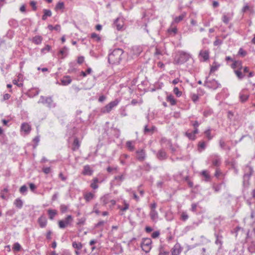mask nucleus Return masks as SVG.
Returning <instances> with one entry per match:
<instances>
[{
	"mask_svg": "<svg viewBox=\"0 0 255 255\" xmlns=\"http://www.w3.org/2000/svg\"><path fill=\"white\" fill-rule=\"evenodd\" d=\"M124 51L121 48L115 49L109 54L108 61L113 65H118L123 59Z\"/></svg>",
	"mask_w": 255,
	"mask_h": 255,
	"instance_id": "f257e3e1",
	"label": "nucleus"
},
{
	"mask_svg": "<svg viewBox=\"0 0 255 255\" xmlns=\"http://www.w3.org/2000/svg\"><path fill=\"white\" fill-rule=\"evenodd\" d=\"M209 76L206 77L204 86L213 90H216L221 87V84L215 79H209Z\"/></svg>",
	"mask_w": 255,
	"mask_h": 255,
	"instance_id": "f03ea898",
	"label": "nucleus"
},
{
	"mask_svg": "<svg viewBox=\"0 0 255 255\" xmlns=\"http://www.w3.org/2000/svg\"><path fill=\"white\" fill-rule=\"evenodd\" d=\"M152 241L150 238H144L142 239L140 247L146 254L148 253L152 248Z\"/></svg>",
	"mask_w": 255,
	"mask_h": 255,
	"instance_id": "7ed1b4c3",
	"label": "nucleus"
},
{
	"mask_svg": "<svg viewBox=\"0 0 255 255\" xmlns=\"http://www.w3.org/2000/svg\"><path fill=\"white\" fill-rule=\"evenodd\" d=\"M190 55L184 51H179L177 56L175 58L174 62L176 64H182L188 60Z\"/></svg>",
	"mask_w": 255,
	"mask_h": 255,
	"instance_id": "20e7f679",
	"label": "nucleus"
},
{
	"mask_svg": "<svg viewBox=\"0 0 255 255\" xmlns=\"http://www.w3.org/2000/svg\"><path fill=\"white\" fill-rule=\"evenodd\" d=\"M157 204L154 202L149 205L150 212L149 216L153 222H156L158 219L159 216L157 211L156 210Z\"/></svg>",
	"mask_w": 255,
	"mask_h": 255,
	"instance_id": "39448f33",
	"label": "nucleus"
},
{
	"mask_svg": "<svg viewBox=\"0 0 255 255\" xmlns=\"http://www.w3.org/2000/svg\"><path fill=\"white\" fill-rule=\"evenodd\" d=\"M38 103L46 105V106L49 108H54L56 106V104L54 102L51 96L44 97L43 96H41Z\"/></svg>",
	"mask_w": 255,
	"mask_h": 255,
	"instance_id": "423d86ee",
	"label": "nucleus"
},
{
	"mask_svg": "<svg viewBox=\"0 0 255 255\" xmlns=\"http://www.w3.org/2000/svg\"><path fill=\"white\" fill-rule=\"evenodd\" d=\"M72 221V216L71 215H68L64 220L58 221V226L60 229H65L67 227L71 226Z\"/></svg>",
	"mask_w": 255,
	"mask_h": 255,
	"instance_id": "0eeeda50",
	"label": "nucleus"
},
{
	"mask_svg": "<svg viewBox=\"0 0 255 255\" xmlns=\"http://www.w3.org/2000/svg\"><path fill=\"white\" fill-rule=\"evenodd\" d=\"M244 174L243 176L244 182H248L250 179L251 177L254 173L253 168L250 165L247 164L244 168Z\"/></svg>",
	"mask_w": 255,
	"mask_h": 255,
	"instance_id": "6e6552de",
	"label": "nucleus"
},
{
	"mask_svg": "<svg viewBox=\"0 0 255 255\" xmlns=\"http://www.w3.org/2000/svg\"><path fill=\"white\" fill-rule=\"evenodd\" d=\"M119 103V101L118 100L111 102L102 109L101 112L103 113H109L114 107L118 105Z\"/></svg>",
	"mask_w": 255,
	"mask_h": 255,
	"instance_id": "1a4fd4ad",
	"label": "nucleus"
},
{
	"mask_svg": "<svg viewBox=\"0 0 255 255\" xmlns=\"http://www.w3.org/2000/svg\"><path fill=\"white\" fill-rule=\"evenodd\" d=\"M135 154L136 159L140 162L143 161L146 157V152L144 149H138L136 151Z\"/></svg>",
	"mask_w": 255,
	"mask_h": 255,
	"instance_id": "9d476101",
	"label": "nucleus"
},
{
	"mask_svg": "<svg viewBox=\"0 0 255 255\" xmlns=\"http://www.w3.org/2000/svg\"><path fill=\"white\" fill-rule=\"evenodd\" d=\"M104 179L99 178L98 177H94L92 180L90 184V187L93 189H97L99 188L98 183H102Z\"/></svg>",
	"mask_w": 255,
	"mask_h": 255,
	"instance_id": "9b49d317",
	"label": "nucleus"
},
{
	"mask_svg": "<svg viewBox=\"0 0 255 255\" xmlns=\"http://www.w3.org/2000/svg\"><path fill=\"white\" fill-rule=\"evenodd\" d=\"M182 249L179 243H177L171 250V255H179L181 253Z\"/></svg>",
	"mask_w": 255,
	"mask_h": 255,
	"instance_id": "f8f14e48",
	"label": "nucleus"
},
{
	"mask_svg": "<svg viewBox=\"0 0 255 255\" xmlns=\"http://www.w3.org/2000/svg\"><path fill=\"white\" fill-rule=\"evenodd\" d=\"M156 156L159 160H166L168 157L166 152L163 149H161L157 151L156 154Z\"/></svg>",
	"mask_w": 255,
	"mask_h": 255,
	"instance_id": "ddd939ff",
	"label": "nucleus"
},
{
	"mask_svg": "<svg viewBox=\"0 0 255 255\" xmlns=\"http://www.w3.org/2000/svg\"><path fill=\"white\" fill-rule=\"evenodd\" d=\"M124 25V22L122 19L117 18L115 19L114 22V25L118 30H121L123 29Z\"/></svg>",
	"mask_w": 255,
	"mask_h": 255,
	"instance_id": "4468645a",
	"label": "nucleus"
},
{
	"mask_svg": "<svg viewBox=\"0 0 255 255\" xmlns=\"http://www.w3.org/2000/svg\"><path fill=\"white\" fill-rule=\"evenodd\" d=\"M94 172L93 170L91 168L89 165H86L83 167L82 174L84 175L91 176Z\"/></svg>",
	"mask_w": 255,
	"mask_h": 255,
	"instance_id": "2eb2a0df",
	"label": "nucleus"
},
{
	"mask_svg": "<svg viewBox=\"0 0 255 255\" xmlns=\"http://www.w3.org/2000/svg\"><path fill=\"white\" fill-rule=\"evenodd\" d=\"M84 199L87 203L90 202L92 200L96 197V195L94 193L91 192H86L83 195Z\"/></svg>",
	"mask_w": 255,
	"mask_h": 255,
	"instance_id": "dca6fc26",
	"label": "nucleus"
},
{
	"mask_svg": "<svg viewBox=\"0 0 255 255\" xmlns=\"http://www.w3.org/2000/svg\"><path fill=\"white\" fill-rule=\"evenodd\" d=\"M111 198V195L109 194H107L100 198V201L104 205H106L109 203Z\"/></svg>",
	"mask_w": 255,
	"mask_h": 255,
	"instance_id": "f3484780",
	"label": "nucleus"
},
{
	"mask_svg": "<svg viewBox=\"0 0 255 255\" xmlns=\"http://www.w3.org/2000/svg\"><path fill=\"white\" fill-rule=\"evenodd\" d=\"M233 14V13H227L224 14L222 16V21L223 22L226 24H228L229 21L232 19Z\"/></svg>",
	"mask_w": 255,
	"mask_h": 255,
	"instance_id": "a211bd4d",
	"label": "nucleus"
},
{
	"mask_svg": "<svg viewBox=\"0 0 255 255\" xmlns=\"http://www.w3.org/2000/svg\"><path fill=\"white\" fill-rule=\"evenodd\" d=\"M199 56L203 58L204 61H206L209 58V51L208 50H201Z\"/></svg>",
	"mask_w": 255,
	"mask_h": 255,
	"instance_id": "6ab92c4d",
	"label": "nucleus"
},
{
	"mask_svg": "<svg viewBox=\"0 0 255 255\" xmlns=\"http://www.w3.org/2000/svg\"><path fill=\"white\" fill-rule=\"evenodd\" d=\"M125 179V174H122L120 175L115 176L114 181L116 182L117 185H120Z\"/></svg>",
	"mask_w": 255,
	"mask_h": 255,
	"instance_id": "aec40b11",
	"label": "nucleus"
},
{
	"mask_svg": "<svg viewBox=\"0 0 255 255\" xmlns=\"http://www.w3.org/2000/svg\"><path fill=\"white\" fill-rule=\"evenodd\" d=\"M243 67L242 68H239L238 69H235L234 70V73L238 79L240 80H242L245 77V74H244V73L242 70Z\"/></svg>",
	"mask_w": 255,
	"mask_h": 255,
	"instance_id": "412c9836",
	"label": "nucleus"
},
{
	"mask_svg": "<svg viewBox=\"0 0 255 255\" xmlns=\"http://www.w3.org/2000/svg\"><path fill=\"white\" fill-rule=\"evenodd\" d=\"M214 236L216 238L215 244L217 245H219L220 247L222 246L223 236L220 233H215Z\"/></svg>",
	"mask_w": 255,
	"mask_h": 255,
	"instance_id": "4be33fe9",
	"label": "nucleus"
},
{
	"mask_svg": "<svg viewBox=\"0 0 255 255\" xmlns=\"http://www.w3.org/2000/svg\"><path fill=\"white\" fill-rule=\"evenodd\" d=\"M38 223L41 228H45L47 223L46 217L43 216H40L38 219Z\"/></svg>",
	"mask_w": 255,
	"mask_h": 255,
	"instance_id": "5701e85b",
	"label": "nucleus"
},
{
	"mask_svg": "<svg viewBox=\"0 0 255 255\" xmlns=\"http://www.w3.org/2000/svg\"><path fill=\"white\" fill-rule=\"evenodd\" d=\"M243 63L241 61L239 60H234L233 63L231 65V67L234 69V71L235 69H238L239 68H242L243 67Z\"/></svg>",
	"mask_w": 255,
	"mask_h": 255,
	"instance_id": "b1692460",
	"label": "nucleus"
},
{
	"mask_svg": "<svg viewBox=\"0 0 255 255\" xmlns=\"http://www.w3.org/2000/svg\"><path fill=\"white\" fill-rule=\"evenodd\" d=\"M43 37L40 35H36L33 37L31 41L36 45H39L42 43Z\"/></svg>",
	"mask_w": 255,
	"mask_h": 255,
	"instance_id": "393cba45",
	"label": "nucleus"
},
{
	"mask_svg": "<svg viewBox=\"0 0 255 255\" xmlns=\"http://www.w3.org/2000/svg\"><path fill=\"white\" fill-rule=\"evenodd\" d=\"M47 213L49 219L51 220H53L55 216L57 215V211L55 209H49L47 210Z\"/></svg>",
	"mask_w": 255,
	"mask_h": 255,
	"instance_id": "a878e982",
	"label": "nucleus"
},
{
	"mask_svg": "<svg viewBox=\"0 0 255 255\" xmlns=\"http://www.w3.org/2000/svg\"><path fill=\"white\" fill-rule=\"evenodd\" d=\"M21 129L25 133H28L30 131L31 128L30 126L28 124L23 123L21 124Z\"/></svg>",
	"mask_w": 255,
	"mask_h": 255,
	"instance_id": "bb28decb",
	"label": "nucleus"
},
{
	"mask_svg": "<svg viewBox=\"0 0 255 255\" xmlns=\"http://www.w3.org/2000/svg\"><path fill=\"white\" fill-rule=\"evenodd\" d=\"M248 250L251 253H255V240H252L249 243Z\"/></svg>",
	"mask_w": 255,
	"mask_h": 255,
	"instance_id": "cd10ccee",
	"label": "nucleus"
},
{
	"mask_svg": "<svg viewBox=\"0 0 255 255\" xmlns=\"http://www.w3.org/2000/svg\"><path fill=\"white\" fill-rule=\"evenodd\" d=\"M62 85L67 86L70 84L72 82V79L70 76H64L61 80Z\"/></svg>",
	"mask_w": 255,
	"mask_h": 255,
	"instance_id": "c85d7f7f",
	"label": "nucleus"
},
{
	"mask_svg": "<svg viewBox=\"0 0 255 255\" xmlns=\"http://www.w3.org/2000/svg\"><path fill=\"white\" fill-rule=\"evenodd\" d=\"M156 129V127L152 126L150 128H148L147 125H145L144 128V134H152L154 130Z\"/></svg>",
	"mask_w": 255,
	"mask_h": 255,
	"instance_id": "c756f323",
	"label": "nucleus"
},
{
	"mask_svg": "<svg viewBox=\"0 0 255 255\" xmlns=\"http://www.w3.org/2000/svg\"><path fill=\"white\" fill-rule=\"evenodd\" d=\"M134 144V141L128 140L126 142V145L129 151H133L135 149Z\"/></svg>",
	"mask_w": 255,
	"mask_h": 255,
	"instance_id": "7c9ffc66",
	"label": "nucleus"
},
{
	"mask_svg": "<svg viewBox=\"0 0 255 255\" xmlns=\"http://www.w3.org/2000/svg\"><path fill=\"white\" fill-rule=\"evenodd\" d=\"M212 164L215 166H219L221 163V158L218 155H215L212 159Z\"/></svg>",
	"mask_w": 255,
	"mask_h": 255,
	"instance_id": "2f4dec72",
	"label": "nucleus"
},
{
	"mask_svg": "<svg viewBox=\"0 0 255 255\" xmlns=\"http://www.w3.org/2000/svg\"><path fill=\"white\" fill-rule=\"evenodd\" d=\"M43 14L42 16V19L45 20L47 17H50L52 15V12L50 9H44Z\"/></svg>",
	"mask_w": 255,
	"mask_h": 255,
	"instance_id": "473e14b6",
	"label": "nucleus"
},
{
	"mask_svg": "<svg viewBox=\"0 0 255 255\" xmlns=\"http://www.w3.org/2000/svg\"><path fill=\"white\" fill-rule=\"evenodd\" d=\"M186 12H183L181 15L178 16H176L174 18V20L173 22L178 23L181 21L186 16Z\"/></svg>",
	"mask_w": 255,
	"mask_h": 255,
	"instance_id": "72a5a7b5",
	"label": "nucleus"
},
{
	"mask_svg": "<svg viewBox=\"0 0 255 255\" xmlns=\"http://www.w3.org/2000/svg\"><path fill=\"white\" fill-rule=\"evenodd\" d=\"M80 143L79 141L78 138L77 137H75L73 143L72 150L73 151L78 150L80 147Z\"/></svg>",
	"mask_w": 255,
	"mask_h": 255,
	"instance_id": "f704fd0d",
	"label": "nucleus"
},
{
	"mask_svg": "<svg viewBox=\"0 0 255 255\" xmlns=\"http://www.w3.org/2000/svg\"><path fill=\"white\" fill-rule=\"evenodd\" d=\"M14 206L18 209H21L23 204L22 200L20 198H16L13 203Z\"/></svg>",
	"mask_w": 255,
	"mask_h": 255,
	"instance_id": "c9c22d12",
	"label": "nucleus"
},
{
	"mask_svg": "<svg viewBox=\"0 0 255 255\" xmlns=\"http://www.w3.org/2000/svg\"><path fill=\"white\" fill-rule=\"evenodd\" d=\"M201 175H202L204 178H205V181L206 182H209L211 180V176L208 172V171L207 170H203L201 172Z\"/></svg>",
	"mask_w": 255,
	"mask_h": 255,
	"instance_id": "e433bc0d",
	"label": "nucleus"
},
{
	"mask_svg": "<svg viewBox=\"0 0 255 255\" xmlns=\"http://www.w3.org/2000/svg\"><path fill=\"white\" fill-rule=\"evenodd\" d=\"M159 255H169V252L165 249L164 246L161 245L159 248Z\"/></svg>",
	"mask_w": 255,
	"mask_h": 255,
	"instance_id": "4c0bfd02",
	"label": "nucleus"
},
{
	"mask_svg": "<svg viewBox=\"0 0 255 255\" xmlns=\"http://www.w3.org/2000/svg\"><path fill=\"white\" fill-rule=\"evenodd\" d=\"M206 147V142L205 141H200L198 142V149L201 152L204 150Z\"/></svg>",
	"mask_w": 255,
	"mask_h": 255,
	"instance_id": "58836bf2",
	"label": "nucleus"
},
{
	"mask_svg": "<svg viewBox=\"0 0 255 255\" xmlns=\"http://www.w3.org/2000/svg\"><path fill=\"white\" fill-rule=\"evenodd\" d=\"M166 101L169 102L172 106L176 104V100L174 99V96L172 95L168 96L166 98Z\"/></svg>",
	"mask_w": 255,
	"mask_h": 255,
	"instance_id": "ea45409f",
	"label": "nucleus"
},
{
	"mask_svg": "<svg viewBox=\"0 0 255 255\" xmlns=\"http://www.w3.org/2000/svg\"><path fill=\"white\" fill-rule=\"evenodd\" d=\"M68 48L66 46H64L63 48L60 50L59 54H61L62 55V58H63L68 55Z\"/></svg>",
	"mask_w": 255,
	"mask_h": 255,
	"instance_id": "a19ab883",
	"label": "nucleus"
},
{
	"mask_svg": "<svg viewBox=\"0 0 255 255\" xmlns=\"http://www.w3.org/2000/svg\"><path fill=\"white\" fill-rule=\"evenodd\" d=\"M185 135L191 140H194L196 138V135L192 131L190 132L189 131H187L185 133Z\"/></svg>",
	"mask_w": 255,
	"mask_h": 255,
	"instance_id": "79ce46f5",
	"label": "nucleus"
},
{
	"mask_svg": "<svg viewBox=\"0 0 255 255\" xmlns=\"http://www.w3.org/2000/svg\"><path fill=\"white\" fill-rule=\"evenodd\" d=\"M47 28L51 31L54 30L59 32L61 30V26L59 24H56L54 26L51 24H49Z\"/></svg>",
	"mask_w": 255,
	"mask_h": 255,
	"instance_id": "37998d69",
	"label": "nucleus"
},
{
	"mask_svg": "<svg viewBox=\"0 0 255 255\" xmlns=\"http://www.w3.org/2000/svg\"><path fill=\"white\" fill-rule=\"evenodd\" d=\"M220 64H218L216 62H214L213 64V65L211 66L210 74L217 71L219 67H220Z\"/></svg>",
	"mask_w": 255,
	"mask_h": 255,
	"instance_id": "c03bdc74",
	"label": "nucleus"
},
{
	"mask_svg": "<svg viewBox=\"0 0 255 255\" xmlns=\"http://www.w3.org/2000/svg\"><path fill=\"white\" fill-rule=\"evenodd\" d=\"M72 247L77 250H80L83 248V245L80 242H73L72 243Z\"/></svg>",
	"mask_w": 255,
	"mask_h": 255,
	"instance_id": "a18cd8bd",
	"label": "nucleus"
},
{
	"mask_svg": "<svg viewBox=\"0 0 255 255\" xmlns=\"http://www.w3.org/2000/svg\"><path fill=\"white\" fill-rule=\"evenodd\" d=\"M239 97H240V101L242 102H244L246 101L249 98V95L247 94H245L244 93V91H242L240 93Z\"/></svg>",
	"mask_w": 255,
	"mask_h": 255,
	"instance_id": "49530a36",
	"label": "nucleus"
},
{
	"mask_svg": "<svg viewBox=\"0 0 255 255\" xmlns=\"http://www.w3.org/2000/svg\"><path fill=\"white\" fill-rule=\"evenodd\" d=\"M211 130L210 128L204 131V134L208 140H211L213 137V136L211 135Z\"/></svg>",
	"mask_w": 255,
	"mask_h": 255,
	"instance_id": "de8ad7c7",
	"label": "nucleus"
},
{
	"mask_svg": "<svg viewBox=\"0 0 255 255\" xmlns=\"http://www.w3.org/2000/svg\"><path fill=\"white\" fill-rule=\"evenodd\" d=\"M219 146L223 150H225L227 144L225 142L224 139L223 137L220 138L219 140Z\"/></svg>",
	"mask_w": 255,
	"mask_h": 255,
	"instance_id": "09e8293b",
	"label": "nucleus"
},
{
	"mask_svg": "<svg viewBox=\"0 0 255 255\" xmlns=\"http://www.w3.org/2000/svg\"><path fill=\"white\" fill-rule=\"evenodd\" d=\"M8 24L10 25V26L13 28H16L18 26V23L17 21L14 19H10L8 21Z\"/></svg>",
	"mask_w": 255,
	"mask_h": 255,
	"instance_id": "8fccbe9b",
	"label": "nucleus"
},
{
	"mask_svg": "<svg viewBox=\"0 0 255 255\" xmlns=\"http://www.w3.org/2000/svg\"><path fill=\"white\" fill-rule=\"evenodd\" d=\"M75 63H70L69 64V68L68 70V72L69 73H74L76 72V69L75 67Z\"/></svg>",
	"mask_w": 255,
	"mask_h": 255,
	"instance_id": "3c124183",
	"label": "nucleus"
},
{
	"mask_svg": "<svg viewBox=\"0 0 255 255\" xmlns=\"http://www.w3.org/2000/svg\"><path fill=\"white\" fill-rule=\"evenodd\" d=\"M124 207H122L121 206H118V208L123 212H125L127 211L128 209L129 205V204L126 202V201L125 200L124 201Z\"/></svg>",
	"mask_w": 255,
	"mask_h": 255,
	"instance_id": "603ef678",
	"label": "nucleus"
},
{
	"mask_svg": "<svg viewBox=\"0 0 255 255\" xmlns=\"http://www.w3.org/2000/svg\"><path fill=\"white\" fill-rule=\"evenodd\" d=\"M160 142L161 144H166L169 145L171 143V141L170 140L167 139L166 137H162L160 139Z\"/></svg>",
	"mask_w": 255,
	"mask_h": 255,
	"instance_id": "864d4df0",
	"label": "nucleus"
},
{
	"mask_svg": "<svg viewBox=\"0 0 255 255\" xmlns=\"http://www.w3.org/2000/svg\"><path fill=\"white\" fill-rule=\"evenodd\" d=\"M86 218L85 217H82L80 219H78V222L77 225L78 226H83L85 224Z\"/></svg>",
	"mask_w": 255,
	"mask_h": 255,
	"instance_id": "5fc2aeb1",
	"label": "nucleus"
},
{
	"mask_svg": "<svg viewBox=\"0 0 255 255\" xmlns=\"http://www.w3.org/2000/svg\"><path fill=\"white\" fill-rule=\"evenodd\" d=\"M27 191V187L25 185H23L19 189V192L21 194L24 195Z\"/></svg>",
	"mask_w": 255,
	"mask_h": 255,
	"instance_id": "6e6d98bb",
	"label": "nucleus"
},
{
	"mask_svg": "<svg viewBox=\"0 0 255 255\" xmlns=\"http://www.w3.org/2000/svg\"><path fill=\"white\" fill-rule=\"evenodd\" d=\"M91 37L92 39H95V41H96L97 42H99V41L101 40V37H100V36L98 34H97L96 33H92L91 35Z\"/></svg>",
	"mask_w": 255,
	"mask_h": 255,
	"instance_id": "4d7b16f0",
	"label": "nucleus"
},
{
	"mask_svg": "<svg viewBox=\"0 0 255 255\" xmlns=\"http://www.w3.org/2000/svg\"><path fill=\"white\" fill-rule=\"evenodd\" d=\"M64 8V3L63 2H59L55 6V9H63Z\"/></svg>",
	"mask_w": 255,
	"mask_h": 255,
	"instance_id": "13d9d810",
	"label": "nucleus"
},
{
	"mask_svg": "<svg viewBox=\"0 0 255 255\" xmlns=\"http://www.w3.org/2000/svg\"><path fill=\"white\" fill-rule=\"evenodd\" d=\"M68 209V206L64 204H61L60 206V210L62 213H66Z\"/></svg>",
	"mask_w": 255,
	"mask_h": 255,
	"instance_id": "bf43d9fd",
	"label": "nucleus"
},
{
	"mask_svg": "<svg viewBox=\"0 0 255 255\" xmlns=\"http://www.w3.org/2000/svg\"><path fill=\"white\" fill-rule=\"evenodd\" d=\"M92 72V69L91 68H88L86 72L84 71H81V75L83 77H86L88 74H91Z\"/></svg>",
	"mask_w": 255,
	"mask_h": 255,
	"instance_id": "052dcab7",
	"label": "nucleus"
},
{
	"mask_svg": "<svg viewBox=\"0 0 255 255\" xmlns=\"http://www.w3.org/2000/svg\"><path fill=\"white\" fill-rule=\"evenodd\" d=\"M21 246L18 243H15L14 244L12 249L14 251L18 252L20 250Z\"/></svg>",
	"mask_w": 255,
	"mask_h": 255,
	"instance_id": "680f3d73",
	"label": "nucleus"
},
{
	"mask_svg": "<svg viewBox=\"0 0 255 255\" xmlns=\"http://www.w3.org/2000/svg\"><path fill=\"white\" fill-rule=\"evenodd\" d=\"M221 184H214L213 185V189L214 190L215 192H219V191H220L221 189Z\"/></svg>",
	"mask_w": 255,
	"mask_h": 255,
	"instance_id": "e2e57ef3",
	"label": "nucleus"
},
{
	"mask_svg": "<svg viewBox=\"0 0 255 255\" xmlns=\"http://www.w3.org/2000/svg\"><path fill=\"white\" fill-rule=\"evenodd\" d=\"M120 115L122 117H126L127 116V112H126V108L125 107H122L121 108L120 110Z\"/></svg>",
	"mask_w": 255,
	"mask_h": 255,
	"instance_id": "0e129e2a",
	"label": "nucleus"
},
{
	"mask_svg": "<svg viewBox=\"0 0 255 255\" xmlns=\"http://www.w3.org/2000/svg\"><path fill=\"white\" fill-rule=\"evenodd\" d=\"M240 230H241V231H244V229H243V228H241V227H239V226L236 227L234 229V231H232V234L235 233V236L237 237V235H238V232H239V231H240Z\"/></svg>",
	"mask_w": 255,
	"mask_h": 255,
	"instance_id": "69168bd1",
	"label": "nucleus"
},
{
	"mask_svg": "<svg viewBox=\"0 0 255 255\" xmlns=\"http://www.w3.org/2000/svg\"><path fill=\"white\" fill-rule=\"evenodd\" d=\"M151 167L150 165L148 163H145L142 166V169L146 171H149Z\"/></svg>",
	"mask_w": 255,
	"mask_h": 255,
	"instance_id": "338daca9",
	"label": "nucleus"
},
{
	"mask_svg": "<svg viewBox=\"0 0 255 255\" xmlns=\"http://www.w3.org/2000/svg\"><path fill=\"white\" fill-rule=\"evenodd\" d=\"M174 93L178 97H179L182 95V92L179 90L177 87H175L173 89Z\"/></svg>",
	"mask_w": 255,
	"mask_h": 255,
	"instance_id": "774afa93",
	"label": "nucleus"
}]
</instances>
